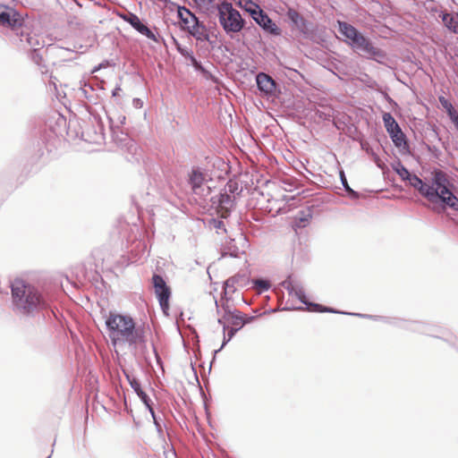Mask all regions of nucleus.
Segmentation results:
<instances>
[{"instance_id":"5701e85b","label":"nucleus","mask_w":458,"mask_h":458,"mask_svg":"<svg viewBox=\"0 0 458 458\" xmlns=\"http://www.w3.org/2000/svg\"><path fill=\"white\" fill-rule=\"evenodd\" d=\"M229 301H230V298L228 297V295L226 297H225L223 294H221V300H220L221 305L219 304V302L217 301H216L217 315H220L223 312L224 315L230 318L231 316H234L235 313L240 311V310H236L235 308H233L229 303Z\"/></svg>"},{"instance_id":"c9c22d12","label":"nucleus","mask_w":458,"mask_h":458,"mask_svg":"<svg viewBox=\"0 0 458 458\" xmlns=\"http://www.w3.org/2000/svg\"><path fill=\"white\" fill-rule=\"evenodd\" d=\"M244 4H242V2H239V6L242 8L245 12H247L250 16L253 13L252 11L259 10L258 8H260V5L257 3L253 2L252 0H243Z\"/></svg>"},{"instance_id":"37998d69","label":"nucleus","mask_w":458,"mask_h":458,"mask_svg":"<svg viewBox=\"0 0 458 458\" xmlns=\"http://www.w3.org/2000/svg\"><path fill=\"white\" fill-rule=\"evenodd\" d=\"M303 310L304 309L301 306L295 307V306H293V305H288V301H287L286 305L284 307H283L282 309H271L268 311H265V312L259 314V316H262V315H265L267 313H274V312H276L277 310Z\"/></svg>"},{"instance_id":"a211bd4d","label":"nucleus","mask_w":458,"mask_h":458,"mask_svg":"<svg viewBox=\"0 0 458 458\" xmlns=\"http://www.w3.org/2000/svg\"><path fill=\"white\" fill-rule=\"evenodd\" d=\"M445 27L452 33L458 35V13L441 11L439 13Z\"/></svg>"},{"instance_id":"f3484780","label":"nucleus","mask_w":458,"mask_h":458,"mask_svg":"<svg viewBox=\"0 0 458 458\" xmlns=\"http://www.w3.org/2000/svg\"><path fill=\"white\" fill-rule=\"evenodd\" d=\"M6 11L0 12V25L4 27H17L19 23V12L14 8L5 6Z\"/></svg>"},{"instance_id":"1a4fd4ad","label":"nucleus","mask_w":458,"mask_h":458,"mask_svg":"<svg viewBox=\"0 0 458 458\" xmlns=\"http://www.w3.org/2000/svg\"><path fill=\"white\" fill-rule=\"evenodd\" d=\"M19 23L17 27H7L13 34L19 38L21 42H26L31 49H40L44 47V43L40 42L36 35H31L30 28L25 24V20L22 15L19 13Z\"/></svg>"},{"instance_id":"4be33fe9","label":"nucleus","mask_w":458,"mask_h":458,"mask_svg":"<svg viewBox=\"0 0 458 458\" xmlns=\"http://www.w3.org/2000/svg\"><path fill=\"white\" fill-rule=\"evenodd\" d=\"M78 97L84 98L90 104H98V96L95 93V89L93 86L88 82H84L83 85L78 90Z\"/></svg>"},{"instance_id":"473e14b6","label":"nucleus","mask_w":458,"mask_h":458,"mask_svg":"<svg viewBox=\"0 0 458 458\" xmlns=\"http://www.w3.org/2000/svg\"><path fill=\"white\" fill-rule=\"evenodd\" d=\"M239 317L234 318V324L240 325V327H243L245 325H248L253 322L259 316H247L243 314L242 311L237 312Z\"/></svg>"},{"instance_id":"6e6552de","label":"nucleus","mask_w":458,"mask_h":458,"mask_svg":"<svg viewBox=\"0 0 458 458\" xmlns=\"http://www.w3.org/2000/svg\"><path fill=\"white\" fill-rule=\"evenodd\" d=\"M206 175L199 166H193L189 173L188 183L192 192L200 197L206 198L210 194V187L205 185Z\"/></svg>"},{"instance_id":"b1692460","label":"nucleus","mask_w":458,"mask_h":458,"mask_svg":"<svg viewBox=\"0 0 458 458\" xmlns=\"http://www.w3.org/2000/svg\"><path fill=\"white\" fill-rule=\"evenodd\" d=\"M382 120L388 134H392L393 132H399L401 130L399 123L390 113H384L382 114Z\"/></svg>"},{"instance_id":"49530a36","label":"nucleus","mask_w":458,"mask_h":458,"mask_svg":"<svg viewBox=\"0 0 458 458\" xmlns=\"http://www.w3.org/2000/svg\"><path fill=\"white\" fill-rule=\"evenodd\" d=\"M310 306L309 308L307 309V310L309 311H313V312H327V306H324L322 304H319V303H316V302H309Z\"/></svg>"},{"instance_id":"20e7f679","label":"nucleus","mask_w":458,"mask_h":458,"mask_svg":"<svg viewBox=\"0 0 458 458\" xmlns=\"http://www.w3.org/2000/svg\"><path fill=\"white\" fill-rule=\"evenodd\" d=\"M337 25L338 32L346 38L344 42L351 47L355 53L378 64H385L387 59L386 51L374 47L372 41L368 37L364 36L356 27L343 21H338Z\"/></svg>"},{"instance_id":"bf43d9fd","label":"nucleus","mask_w":458,"mask_h":458,"mask_svg":"<svg viewBox=\"0 0 458 458\" xmlns=\"http://www.w3.org/2000/svg\"><path fill=\"white\" fill-rule=\"evenodd\" d=\"M452 123L454 124L456 130L458 131V114H455V116L451 119Z\"/></svg>"},{"instance_id":"052dcab7","label":"nucleus","mask_w":458,"mask_h":458,"mask_svg":"<svg viewBox=\"0 0 458 458\" xmlns=\"http://www.w3.org/2000/svg\"><path fill=\"white\" fill-rule=\"evenodd\" d=\"M188 60L191 62V65L198 62L197 58L194 56V54H192Z\"/></svg>"},{"instance_id":"e2e57ef3","label":"nucleus","mask_w":458,"mask_h":458,"mask_svg":"<svg viewBox=\"0 0 458 458\" xmlns=\"http://www.w3.org/2000/svg\"><path fill=\"white\" fill-rule=\"evenodd\" d=\"M433 132L435 134V137L438 140H441L440 137H439V134L437 132V128L436 126H434L433 128Z\"/></svg>"},{"instance_id":"bb28decb","label":"nucleus","mask_w":458,"mask_h":458,"mask_svg":"<svg viewBox=\"0 0 458 458\" xmlns=\"http://www.w3.org/2000/svg\"><path fill=\"white\" fill-rule=\"evenodd\" d=\"M118 16L129 23L136 31L142 24V21L133 13L128 12L126 13H118Z\"/></svg>"},{"instance_id":"680f3d73","label":"nucleus","mask_w":458,"mask_h":458,"mask_svg":"<svg viewBox=\"0 0 458 458\" xmlns=\"http://www.w3.org/2000/svg\"><path fill=\"white\" fill-rule=\"evenodd\" d=\"M373 156H374V161H375V163L377 165V166H378V167H381V165H380V162H381V161H380V158H379L377 155H375V154H373Z\"/></svg>"},{"instance_id":"aec40b11","label":"nucleus","mask_w":458,"mask_h":458,"mask_svg":"<svg viewBox=\"0 0 458 458\" xmlns=\"http://www.w3.org/2000/svg\"><path fill=\"white\" fill-rule=\"evenodd\" d=\"M389 136L394 145L400 148L403 154H411V148L407 140V137L402 129L399 131V132H393L392 134H389Z\"/></svg>"},{"instance_id":"13d9d810","label":"nucleus","mask_w":458,"mask_h":458,"mask_svg":"<svg viewBox=\"0 0 458 458\" xmlns=\"http://www.w3.org/2000/svg\"><path fill=\"white\" fill-rule=\"evenodd\" d=\"M121 90H122V89H121L120 86L115 87V88L113 89V91H112V96H113V97H116V96H118V94H119V92H120Z\"/></svg>"},{"instance_id":"f8f14e48","label":"nucleus","mask_w":458,"mask_h":458,"mask_svg":"<svg viewBox=\"0 0 458 458\" xmlns=\"http://www.w3.org/2000/svg\"><path fill=\"white\" fill-rule=\"evenodd\" d=\"M257 11H252L251 19L266 32L273 36H280L282 34L281 29L276 22L268 16V14L260 8Z\"/></svg>"},{"instance_id":"dca6fc26","label":"nucleus","mask_w":458,"mask_h":458,"mask_svg":"<svg viewBox=\"0 0 458 458\" xmlns=\"http://www.w3.org/2000/svg\"><path fill=\"white\" fill-rule=\"evenodd\" d=\"M110 129L112 131V138L117 145L121 147H127L131 153L136 152V144L126 133H124L123 131L114 130L112 125L110 126Z\"/></svg>"},{"instance_id":"f704fd0d","label":"nucleus","mask_w":458,"mask_h":458,"mask_svg":"<svg viewBox=\"0 0 458 458\" xmlns=\"http://www.w3.org/2000/svg\"><path fill=\"white\" fill-rule=\"evenodd\" d=\"M140 34L145 36L148 39H151L155 42H158V38L156 34L145 24L142 22L139 30H137Z\"/></svg>"},{"instance_id":"9d476101","label":"nucleus","mask_w":458,"mask_h":458,"mask_svg":"<svg viewBox=\"0 0 458 458\" xmlns=\"http://www.w3.org/2000/svg\"><path fill=\"white\" fill-rule=\"evenodd\" d=\"M152 284L162 311L165 315H168L169 300L171 297V290L169 286L166 284L163 276L159 274L153 275Z\"/></svg>"},{"instance_id":"09e8293b","label":"nucleus","mask_w":458,"mask_h":458,"mask_svg":"<svg viewBox=\"0 0 458 458\" xmlns=\"http://www.w3.org/2000/svg\"><path fill=\"white\" fill-rule=\"evenodd\" d=\"M316 115L322 121H328L331 118V114L329 112H325L321 110H317Z\"/></svg>"},{"instance_id":"c756f323","label":"nucleus","mask_w":458,"mask_h":458,"mask_svg":"<svg viewBox=\"0 0 458 458\" xmlns=\"http://www.w3.org/2000/svg\"><path fill=\"white\" fill-rule=\"evenodd\" d=\"M392 169L400 176L403 181H406V179L411 174L402 163L400 159H397L395 162L391 164Z\"/></svg>"},{"instance_id":"5fc2aeb1","label":"nucleus","mask_w":458,"mask_h":458,"mask_svg":"<svg viewBox=\"0 0 458 458\" xmlns=\"http://www.w3.org/2000/svg\"><path fill=\"white\" fill-rule=\"evenodd\" d=\"M327 312H329V313H339V314H346V315H349L348 313L349 312H343V311H339L332 307H327V309L326 310Z\"/></svg>"},{"instance_id":"8fccbe9b","label":"nucleus","mask_w":458,"mask_h":458,"mask_svg":"<svg viewBox=\"0 0 458 458\" xmlns=\"http://www.w3.org/2000/svg\"><path fill=\"white\" fill-rule=\"evenodd\" d=\"M350 316H356L360 318H366L369 319L373 320H380L381 316H376V315H369V314H361V313H348Z\"/></svg>"},{"instance_id":"c03bdc74","label":"nucleus","mask_w":458,"mask_h":458,"mask_svg":"<svg viewBox=\"0 0 458 458\" xmlns=\"http://www.w3.org/2000/svg\"><path fill=\"white\" fill-rule=\"evenodd\" d=\"M30 58L33 63H35L38 65H41V63L43 61V57L39 53V49L38 48L31 49L30 53Z\"/></svg>"},{"instance_id":"c85d7f7f","label":"nucleus","mask_w":458,"mask_h":458,"mask_svg":"<svg viewBox=\"0 0 458 458\" xmlns=\"http://www.w3.org/2000/svg\"><path fill=\"white\" fill-rule=\"evenodd\" d=\"M174 8L176 9L177 18L181 22L182 30H185L187 29V25H191L189 16H187L188 8L178 4H176Z\"/></svg>"},{"instance_id":"6e6d98bb","label":"nucleus","mask_w":458,"mask_h":458,"mask_svg":"<svg viewBox=\"0 0 458 458\" xmlns=\"http://www.w3.org/2000/svg\"><path fill=\"white\" fill-rule=\"evenodd\" d=\"M152 348H153V352L155 354V357L157 359V363H161V358H160V356H159V354H158V352L157 351V348H156L154 344H152Z\"/></svg>"},{"instance_id":"4468645a","label":"nucleus","mask_w":458,"mask_h":458,"mask_svg":"<svg viewBox=\"0 0 458 458\" xmlns=\"http://www.w3.org/2000/svg\"><path fill=\"white\" fill-rule=\"evenodd\" d=\"M282 285L286 289L289 295L295 296L302 304H304L306 306V310L309 308V302L310 301L308 300L304 290L299 284H294L290 276L282 283Z\"/></svg>"},{"instance_id":"58836bf2","label":"nucleus","mask_w":458,"mask_h":458,"mask_svg":"<svg viewBox=\"0 0 458 458\" xmlns=\"http://www.w3.org/2000/svg\"><path fill=\"white\" fill-rule=\"evenodd\" d=\"M148 411H149V413L151 414V417L153 419V422H154V425L156 427V429L158 433V436L160 437H164V431H163V427L161 425V422L157 420V415H156V412L154 411V408H153V405L150 406L149 408H148Z\"/></svg>"},{"instance_id":"a18cd8bd","label":"nucleus","mask_w":458,"mask_h":458,"mask_svg":"<svg viewBox=\"0 0 458 458\" xmlns=\"http://www.w3.org/2000/svg\"><path fill=\"white\" fill-rule=\"evenodd\" d=\"M425 148L432 155V157L436 159H439L441 155H442V151L436 146L434 145H429V144H425Z\"/></svg>"},{"instance_id":"2f4dec72","label":"nucleus","mask_w":458,"mask_h":458,"mask_svg":"<svg viewBox=\"0 0 458 458\" xmlns=\"http://www.w3.org/2000/svg\"><path fill=\"white\" fill-rule=\"evenodd\" d=\"M237 332H238V328L228 329V331H226L225 333H223L224 338H223L222 344L219 349L214 351V357H213L211 363L215 360L216 353H218L233 338V336L236 335Z\"/></svg>"},{"instance_id":"7ed1b4c3","label":"nucleus","mask_w":458,"mask_h":458,"mask_svg":"<svg viewBox=\"0 0 458 458\" xmlns=\"http://www.w3.org/2000/svg\"><path fill=\"white\" fill-rule=\"evenodd\" d=\"M10 287L13 310L15 314L32 318L38 312L49 308L43 293L24 280L17 278L11 282Z\"/></svg>"},{"instance_id":"864d4df0","label":"nucleus","mask_w":458,"mask_h":458,"mask_svg":"<svg viewBox=\"0 0 458 458\" xmlns=\"http://www.w3.org/2000/svg\"><path fill=\"white\" fill-rule=\"evenodd\" d=\"M187 16H189L190 23L191 22L193 24L202 22L201 21H199V17H197V15L194 13H192L189 8L187 11Z\"/></svg>"},{"instance_id":"7c9ffc66","label":"nucleus","mask_w":458,"mask_h":458,"mask_svg":"<svg viewBox=\"0 0 458 458\" xmlns=\"http://www.w3.org/2000/svg\"><path fill=\"white\" fill-rule=\"evenodd\" d=\"M340 180L344 190L351 199H356L360 198V193L350 187L344 171H340Z\"/></svg>"},{"instance_id":"72a5a7b5","label":"nucleus","mask_w":458,"mask_h":458,"mask_svg":"<svg viewBox=\"0 0 458 458\" xmlns=\"http://www.w3.org/2000/svg\"><path fill=\"white\" fill-rule=\"evenodd\" d=\"M439 102L441 104V106L445 109L450 120L453 119L455 114H458L457 112L455 111L454 106L452 105V103L446 99L445 97H439Z\"/></svg>"},{"instance_id":"a19ab883","label":"nucleus","mask_w":458,"mask_h":458,"mask_svg":"<svg viewBox=\"0 0 458 458\" xmlns=\"http://www.w3.org/2000/svg\"><path fill=\"white\" fill-rule=\"evenodd\" d=\"M380 320L383 321L384 323L397 326V327H400L403 328L404 322H405L399 318H390V317H382V316L380 318Z\"/></svg>"},{"instance_id":"2eb2a0df","label":"nucleus","mask_w":458,"mask_h":458,"mask_svg":"<svg viewBox=\"0 0 458 458\" xmlns=\"http://www.w3.org/2000/svg\"><path fill=\"white\" fill-rule=\"evenodd\" d=\"M124 375H125L131 387L134 390V392L140 397V401L144 403L146 408L148 409L150 406H152L153 403H152L151 399L149 398V396L147 394V393L145 391H143V389L141 387V384L139 381V379L136 378L135 377L130 375L127 372H124Z\"/></svg>"},{"instance_id":"69168bd1","label":"nucleus","mask_w":458,"mask_h":458,"mask_svg":"<svg viewBox=\"0 0 458 458\" xmlns=\"http://www.w3.org/2000/svg\"><path fill=\"white\" fill-rule=\"evenodd\" d=\"M103 66H104V64H98V66L94 67V69L92 70V72H98V70H100Z\"/></svg>"},{"instance_id":"e433bc0d","label":"nucleus","mask_w":458,"mask_h":458,"mask_svg":"<svg viewBox=\"0 0 458 458\" xmlns=\"http://www.w3.org/2000/svg\"><path fill=\"white\" fill-rule=\"evenodd\" d=\"M173 41H174V45H175V48H176L177 52H178L181 55H182L183 57H185L186 59H188V58H189V57L193 54L192 50L189 49V48H188V47H186L182 46V45L178 42V40H177L175 38H174V37H173Z\"/></svg>"},{"instance_id":"de8ad7c7","label":"nucleus","mask_w":458,"mask_h":458,"mask_svg":"<svg viewBox=\"0 0 458 458\" xmlns=\"http://www.w3.org/2000/svg\"><path fill=\"white\" fill-rule=\"evenodd\" d=\"M219 316L220 317L218 318L217 322L219 325L222 326L223 333H225L226 331H228L229 317L224 315L223 313H221Z\"/></svg>"},{"instance_id":"393cba45","label":"nucleus","mask_w":458,"mask_h":458,"mask_svg":"<svg viewBox=\"0 0 458 458\" xmlns=\"http://www.w3.org/2000/svg\"><path fill=\"white\" fill-rule=\"evenodd\" d=\"M311 208L309 207L306 209L299 211L297 216L295 217L294 226L299 228L305 227L311 219Z\"/></svg>"},{"instance_id":"ea45409f","label":"nucleus","mask_w":458,"mask_h":458,"mask_svg":"<svg viewBox=\"0 0 458 458\" xmlns=\"http://www.w3.org/2000/svg\"><path fill=\"white\" fill-rule=\"evenodd\" d=\"M253 286L259 289L260 292H265L270 288V283L266 279L259 278L253 281Z\"/></svg>"},{"instance_id":"79ce46f5","label":"nucleus","mask_w":458,"mask_h":458,"mask_svg":"<svg viewBox=\"0 0 458 458\" xmlns=\"http://www.w3.org/2000/svg\"><path fill=\"white\" fill-rule=\"evenodd\" d=\"M193 68L195 69V71L200 72L201 74H203L207 79H209V78H212L213 75L211 74L210 72H208L205 67L204 65L202 64V63L200 61L198 60L197 63H195L193 64Z\"/></svg>"},{"instance_id":"603ef678","label":"nucleus","mask_w":458,"mask_h":458,"mask_svg":"<svg viewBox=\"0 0 458 458\" xmlns=\"http://www.w3.org/2000/svg\"><path fill=\"white\" fill-rule=\"evenodd\" d=\"M382 95L384 99L387 103H389L393 107H398V104L390 97V95L387 92L382 91Z\"/></svg>"},{"instance_id":"a878e982","label":"nucleus","mask_w":458,"mask_h":458,"mask_svg":"<svg viewBox=\"0 0 458 458\" xmlns=\"http://www.w3.org/2000/svg\"><path fill=\"white\" fill-rule=\"evenodd\" d=\"M227 218H221L220 216H217V217H212L208 219L207 224L210 229H215L216 231V233H226L227 230L225 222V220Z\"/></svg>"},{"instance_id":"ddd939ff","label":"nucleus","mask_w":458,"mask_h":458,"mask_svg":"<svg viewBox=\"0 0 458 458\" xmlns=\"http://www.w3.org/2000/svg\"><path fill=\"white\" fill-rule=\"evenodd\" d=\"M248 247L249 242L246 236L241 233L238 239L230 238V240L225 242L222 256L239 258L242 254L245 253V250Z\"/></svg>"},{"instance_id":"f257e3e1","label":"nucleus","mask_w":458,"mask_h":458,"mask_svg":"<svg viewBox=\"0 0 458 458\" xmlns=\"http://www.w3.org/2000/svg\"><path fill=\"white\" fill-rule=\"evenodd\" d=\"M405 182L423 198L437 204L434 208L437 213L445 212L448 208L458 211V197L452 191L454 186L444 171L435 168L428 182L415 174H411Z\"/></svg>"},{"instance_id":"412c9836","label":"nucleus","mask_w":458,"mask_h":458,"mask_svg":"<svg viewBox=\"0 0 458 458\" xmlns=\"http://www.w3.org/2000/svg\"><path fill=\"white\" fill-rule=\"evenodd\" d=\"M403 328L419 333V334L435 336L433 335V331H434L433 327H430L429 325L422 323V322H419V321L407 322V321H405Z\"/></svg>"},{"instance_id":"39448f33","label":"nucleus","mask_w":458,"mask_h":458,"mask_svg":"<svg viewBox=\"0 0 458 458\" xmlns=\"http://www.w3.org/2000/svg\"><path fill=\"white\" fill-rule=\"evenodd\" d=\"M216 9L221 27L231 38H233L234 34L241 32L245 28L246 21L231 2L220 0L216 4Z\"/></svg>"},{"instance_id":"774afa93","label":"nucleus","mask_w":458,"mask_h":458,"mask_svg":"<svg viewBox=\"0 0 458 458\" xmlns=\"http://www.w3.org/2000/svg\"><path fill=\"white\" fill-rule=\"evenodd\" d=\"M59 119H61L64 123H65V119H64V116L60 115V118H59Z\"/></svg>"},{"instance_id":"4d7b16f0","label":"nucleus","mask_w":458,"mask_h":458,"mask_svg":"<svg viewBox=\"0 0 458 458\" xmlns=\"http://www.w3.org/2000/svg\"><path fill=\"white\" fill-rule=\"evenodd\" d=\"M158 1L165 4H169L171 6V10H173L174 7L176 5V3H174L171 0H158Z\"/></svg>"},{"instance_id":"4c0bfd02","label":"nucleus","mask_w":458,"mask_h":458,"mask_svg":"<svg viewBox=\"0 0 458 458\" xmlns=\"http://www.w3.org/2000/svg\"><path fill=\"white\" fill-rule=\"evenodd\" d=\"M234 285H235L234 284V279L233 278H228L224 283V287H223V291H222L221 294H223L225 297H226L229 294L233 293L235 292Z\"/></svg>"},{"instance_id":"3c124183","label":"nucleus","mask_w":458,"mask_h":458,"mask_svg":"<svg viewBox=\"0 0 458 458\" xmlns=\"http://www.w3.org/2000/svg\"><path fill=\"white\" fill-rule=\"evenodd\" d=\"M239 317L237 313H235L234 316H231L228 320V329H235L238 328V331H240L242 327H240V325L234 324V318Z\"/></svg>"},{"instance_id":"338daca9","label":"nucleus","mask_w":458,"mask_h":458,"mask_svg":"<svg viewBox=\"0 0 458 458\" xmlns=\"http://www.w3.org/2000/svg\"><path fill=\"white\" fill-rule=\"evenodd\" d=\"M231 278L234 279V284L238 282V277L237 276H232Z\"/></svg>"},{"instance_id":"9b49d317","label":"nucleus","mask_w":458,"mask_h":458,"mask_svg":"<svg viewBox=\"0 0 458 458\" xmlns=\"http://www.w3.org/2000/svg\"><path fill=\"white\" fill-rule=\"evenodd\" d=\"M256 84L260 94L264 97H277L280 93L276 81L267 73L259 72L256 75Z\"/></svg>"},{"instance_id":"6ab92c4d","label":"nucleus","mask_w":458,"mask_h":458,"mask_svg":"<svg viewBox=\"0 0 458 458\" xmlns=\"http://www.w3.org/2000/svg\"><path fill=\"white\" fill-rule=\"evenodd\" d=\"M185 31H187L197 41L208 40V29L203 21L187 25Z\"/></svg>"},{"instance_id":"cd10ccee","label":"nucleus","mask_w":458,"mask_h":458,"mask_svg":"<svg viewBox=\"0 0 458 458\" xmlns=\"http://www.w3.org/2000/svg\"><path fill=\"white\" fill-rule=\"evenodd\" d=\"M220 191L227 193L228 196L234 197L235 195H241L242 189L240 188L236 180L230 179Z\"/></svg>"},{"instance_id":"0e129e2a","label":"nucleus","mask_w":458,"mask_h":458,"mask_svg":"<svg viewBox=\"0 0 458 458\" xmlns=\"http://www.w3.org/2000/svg\"><path fill=\"white\" fill-rule=\"evenodd\" d=\"M207 41L209 43V45L211 46L212 48H214L216 47V40H212L209 36H208V40H207Z\"/></svg>"},{"instance_id":"f03ea898","label":"nucleus","mask_w":458,"mask_h":458,"mask_svg":"<svg viewBox=\"0 0 458 458\" xmlns=\"http://www.w3.org/2000/svg\"><path fill=\"white\" fill-rule=\"evenodd\" d=\"M108 336L114 346L127 344L131 350H140L142 355L147 352L145 325H137L129 316L109 311L105 321Z\"/></svg>"},{"instance_id":"0eeeda50","label":"nucleus","mask_w":458,"mask_h":458,"mask_svg":"<svg viewBox=\"0 0 458 458\" xmlns=\"http://www.w3.org/2000/svg\"><path fill=\"white\" fill-rule=\"evenodd\" d=\"M211 208L215 209L216 216L221 218H229L233 208L236 205L235 197L228 196L225 192L219 191L210 198Z\"/></svg>"},{"instance_id":"423d86ee","label":"nucleus","mask_w":458,"mask_h":458,"mask_svg":"<svg viewBox=\"0 0 458 458\" xmlns=\"http://www.w3.org/2000/svg\"><path fill=\"white\" fill-rule=\"evenodd\" d=\"M285 15L293 28L297 30L305 39L312 40L315 38L317 30L312 21L305 19L293 7L287 9Z\"/></svg>"}]
</instances>
